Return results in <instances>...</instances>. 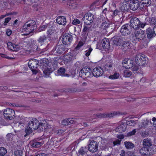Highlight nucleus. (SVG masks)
Here are the masks:
<instances>
[{
	"instance_id": "f257e3e1",
	"label": "nucleus",
	"mask_w": 156,
	"mask_h": 156,
	"mask_svg": "<svg viewBox=\"0 0 156 156\" xmlns=\"http://www.w3.org/2000/svg\"><path fill=\"white\" fill-rule=\"evenodd\" d=\"M46 122L45 120H43L42 122H40L36 118H30V121L28 125V127L25 129L26 134L24 135V137L29 135L34 130L38 129L40 132L43 131L47 127Z\"/></svg>"
},
{
	"instance_id": "f03ea898",
	"label": "nucleus",
	"mask_w": 156,
	"mask_h": 156,
	"mask_svg": "<svg viewBox=\"0 0 156 156\" xmlns=\"http://www.w3.org/2000/svg\"><path fill=\"white\" fill-rule=\"evenodd\" d=\"M37 26L34 20H29L22 27V31L26 32L25 35H29L36 29Z\"/></svg>"
},
{
	"instance_id": "7ed1b4c3",
	"label": "nucleus",
	"mask_w": 156,
	"mask_h": 156,
	"mask_svg": "<svg viewBox=\"0 0 156 156\" xmlns=\"http://www.w3.org/2000/svg\"><path fill=\"white\" fill-rule=\"evenodd\" d=\"M134 33L135 36L132 40L134 42L136 41H141L145 37L144 32L141 29H137L135 31Z\"/></svg>"
},
{
	"instance_id": "20e7f679",
	"label": "nucleus",
	"mask_w": 156,
	"mask_h": 156,
	"mask_svg": "<svg viewBox=\"0 0 156 156\" xmlns=\"http://www.w3.org/2000/svg\"><path fill=\"white\" fill-rule=\"evenodd\" d=\"M65 49L63 44L57 45L53 48L51 51V53L55 55H59L63 53Z\"/></svg>"
},
{
	"instance_id": "39448f33",
	"label": "nucleus",
	"mask_w": 156,
	"mask_h": 156,
	"mask_svg": "<svg viewBox=\"0 0 156 156\" xmlns=\"http://www.w3.org/2000/svg\"><path fill=\"white\" fill-rule=\"evenodd\" d=\"M92 69L90 68L84 67L80 71L79 75L83 78H87L92 76Z\"/></svg>"
},
{
	"instance_id": "423d86ee",
	"label": "nucleus",
	"mask_w": 156,
	"mask_h": 156,
	"mask_svg": "<svg viewBox=\"0 0 156 156\" xmlns=\"http://www.w3.org/2000/svg\"><path fill=\"white\" fill-rule=\"evenodd\" d=\"M94 19V15L90 12H88L84 15L82 20L85 24L91 25Z\"/></svg>"
},
{
	"instance_id": "0eeeda50",
	"label": "nucleus",
	"mask_w": 156,
	"mask_h": 156,
	"mask_svg": "<svg viewBox=\"0 0 156 156\" xmlns=\"http://www.w3.org/2000/svg\"><path fill=\"white\" fill-rule=\"evenodd\" d=\"M135 61L136 64L142 66L146 63V58L144 55L141 54H137L136 56Z\"/></svg>"
},
{
	"instance_id": "6e6552de",
	"label": "nucleus",
	"mask_w": 156,
	"mask_h": 156,
	"mask_svg": "<svg viewBox=\"0 0 156 156\" xmlns=\"http://www.w3.org/2000/svg\"><path fill=\"white\" fill-rule=\"evenodd\" d=\"M39 63L38 60L35 59H31L29 62L28 66L34 74H36L37 72L36 69L39 66Z\"/></svg>"
},
{
	"instance_id": "1a4fd4ad",
	"label": "nucleus",
	"mask_w": 156,
	"mask_h": 156,
	"mask_svg": "<svg viewBox=\"0 0 156 156\" xmlns=\"http://www.w3.org/2000/svg\"><path fill=\"white\" fill-rule=\"evenodd\" d=\"M3 113L5 118L8 119L12 120L15 117V113L14 111L9 108L5 109Z\"/></svg>"
},
{
	"instance_id": "9d476101",
	"label": "nucleus",
	"mask_w": 156,
	"mask_h": 156,
	"mask_svg": "<svg viewBox=\"0 0 156 156\" xmlns=\"http://www.w3.org/2000/svg\"><path fill=\"white\" fill-rule=\"evenodd\" d=\"M126 38L124 36H117L115 38L113 41L114 44L120 46L126 41Z\"/></svg>"
},
{
	"instance_id": "9b49d317",
	"label": "nucleus",
	"mask_w": 156,
	"mask_h": 156,
	"mask_svg": "<svg viewBox=\"0 0 156 156\" xmlns=\"http://www.w3.org/2000/svg\"><path fill=\"white\" fill-rule=\"evenodd\" d=\"M73 39L72 36L69 34H66L63 35L62 39L63 45H69Z\"/></svg>"
},
{
	"instance_id": "f8f14e48",
	"label": "nucleus",
	"mask_w": 156,
	"mask_h": 156,
	"mask_svg": "<svg viewBox=\"0 0 156 156\" xmlns=\"http://www.w3.org/2000/svg\"><path fill=\"white\" fill-rule=\"evenodd\" d=\"M98 144L97 142L94 140L91 141L88 147V150L92 153L96 152L98 150Z\"/></svg>"
},
{
	"instance_id": "ddd939ff",
	"label": "nucleus",
	"mask_w": 156,
	"mask_h": 156,
	"mask_svg": "<svg viewBox=\"0 0 156 156\" xmlns=\"http://www.w3.org/2000/svg\"><path fill=\"white\" fill-rule=\"evenodd\" d=\"M130 26L134 29H137L140 27V21L136 17H133L132 18L130 21Z\"/></svg>"
},
{
	"instance_id": "4468645a",
	"label": "nucleus",
	"mask_w": 156,
	"mask_h": 156,
	"mask_svg": "<svg viewBox=\"0 0 156 156\" xmlns=\"http://www.w3.org/2000/svg\"><path fill=\"white\" fill-rule=\"evenodd\" d=\"M113 26L114 25L113 24H110L106 21H104L102 23L101 27L102 29L105 30L108 32L110 33L114 30V29L112 28Z\"/></svg>"
},
{
	"instance_id": "2eb2a0df",
	"label": "nucleus",
	"mask_w": 156,
	"mask_h": 156,
	"mask_svg": "<svg viewBox=\"0 0 156 156\" xmlns=\"http://www.w3.org/2000/svg\"><path fill=\"white\" fill-rule=\"evenodd\" d=\"M131 29L129 25L126 24L122 26L120 31L122 35L125 36L130 34L131 32Z\"/></svg>"
},
{
	"instance_id": "dca6fc26",
	"label": "nucleus",
	"mask_w": 156,
	"mask_h": 156,
	"mask_svg": "<svg viewBox=\"0 0 156 156\" xmlns=\"http://www.w3.org/2000/svg\"><path fill=\"white\" fill-rule=\"evenodd\" d=\"M92 75L96 77L102 76L103 73V69L100 67L94 68L92 72Z\"/></svg>"
},
{
	"instance_id": "f3484780",
	"label": "nucleus",
	"mask_w": 156,
	"mask_h": 156,
	"mask_svg": "<svg viewBox=\"0 0 156 156\" xmlns=\"http://www.w3.org/2000/svg\"><path fill=\"white\" fill-rule=\"evenodd\" d=\"M120 9L122 12H128L130 10L129 4L127 1H123L121 2Z\"/></svg>"
},
{
	"instance_id": "a211bd4d",
	"label": "nucleus",
	"mask_w": 156,
	"mask_h": 156,
	"mask_svg": "<svg viewBox=\"0 0 156 156\" xmlns=\"http://www.w3.org/2000/svg\"><path fill=\"white\" fill-rule=\"evenodd\" d=\"M123 66L126 69H129L133 67V62L130 59L125 58L122 62Z\"/></svg>"
},
{
	"instance_id": "6ab92c4d",
	"label": "nucleus",
	"mask_w": 156,
	"mask_h": 156,
	"mask_svg": "<svg viewBox=\"0 0 156 156\" xmlns=\"http://www.w3.org/2000/svg\"><path fill=\"white\" fill-rule=\"evenodd\" d=\"M42 142H40L36 140H34L31 141L30 142V144L31 147L39 148L43 144Z\"/></svg>"
},
{
	"instance_id": "aec40b11",
	"label": "nucleus",
	"mask_w": 156,
	"mask_h": 156,
	"mask_svg": "<svg viewBox=\"0 0 156 156\" xmlns=\"http://www.w3.org/2000/svg\"><path fill=\"white\" fill-rule=\"evenodd\" d=\"M42 69L44 74L45 77H49L50 74L54 70L53 69L50 67L49 66L48 67H43Z\"/></svg>"
},
{
	"instance_id": "412c9836",
	"label": "nucleus",
	"mask_w": 156,
	"mask_h": 156,
	"mask_svg": "<svg viewBox=\"0 0 156 156\" xmlns=\"http://www.w3.org/2000/svg\"><path fill=\"white\" fill-rule=\"evenodd\" d=\"M139 2L136 1H132L129 4L130 9L133 10H136L139 8Z\"/></svg>"
},
{
	"instance_id": "4be33fe9",
	"label": "nucleus",
	"mask_w": 156,
	"mask_h": 156,
	"mask_svg": "<svg viewBox=\"0 0 156 156\" xmlns=\"http://www.w3.org/2000/svg\"><path fill=\"white\" fill-rule=\"evenodd\" d=\"M57 23L59 25H65L66 23V17L63 16H58L56 19Z\"/></svg>"
},
{
	"instance_id": "5701e85b",
	"label": "nucleus",
	"mask_w": 156,
	"mask_h": 156,
	"mask_svg": "<svg viewBox=\"0 0 156 156\" xmlns=\"http://www.w3.org/2000/svg\"><path fill=\"white\" fill-rule=\"evenodd\" d=\"M102 45L103 48L109 49L110 46L109 40L106 38L103 39L102 41Z\"/></svg>"
},
{
	"instance_id": "b1692460",
	"label": "nucleus",
	"mask_w": 156,
	"mask_h": 156,
	"mask_svg": "<svg viewBox=\"0 0 156 156\" xmlns=\"http://www.w3.org/2000/svg\"><path fill=\"white\" fill-rule=\"evenodd\" d=\"M7 45L8 48L12 51H16L19 49V48L18 45L13 44L11 42H8L7 43Z\"/></svg>"
},
{
	"instance_id": "393cba45",
	"label": "nucleus",
	"mask_w": 156,
	"mask_h": 156,
	"mask_svg": "<svg viewBox=\"0 0 156 156\" xmlns=\"http://www.w3.org/2000/svg\"><path fill=\"white\" fill-rule=\"evenodd\" d=\"M146 33L147 37L148 39H151L155 36L153 30L150 27L146 30Z\"/></svg>"
},
{
	"instance_id": "a878e982",
	"label": "nucleus",
	"mask_w": 156,
	"mask_h": 156,
	"mask_svg": "<svg viewBox=\"0 0 156 156\" xmlns=\"http://www.w3.org/2000/svg\"><path fill=\"white\" fill-rule=\"evenodd\" d=\"M91 25H87V24L84 25V28L83 31L84 34H83L85 37H87L88 33L90 31Z\"/></svg>"
},
{
	"instance_id": "bb28decb",
	"label": "nucleus",
	"mask_w": 156,
	"mask_h": 156,
	"mask_svg": "<svg viewBox=\"0 0 156 156\" xmlns=\"http://www.w3.org/2000/svg\"><path fill=\"white\" fill-rule=\"evenodd\" d=\"M153 142L152 140L149 138L144 139L143 140V145L145 147H150L152 145Z\"/></svg>"
},
{
	"instance_id": "cd10ccee",
	"label": "nucleus",
	"mask_w": 156,
	"mask_h": 156,
	"mask_svg": "<svg viewBox=\"0 0 156 156\" xmlns=\"http://www.w3.org/2000/svg\"><path fill=\"white\" fill-rule=\"evenodd\" d=\"M49 64L48 60L46 58H44L40 61V66L43 67H48Z\"/></svg>"
},
{
	"instance_id": "c85d7f7f",
	"label": "nucleus",
	"mask_w": 156,
	"mask_h": 156,
	"mask_svg": "<svg viewBox=\"0 0 156 156\" xmlns=\"http://www.w3.org/2000/svg\"><path fill=\"white\" fill-rule=\"evenodd\" d=\"M113 64L110 63H107L104 66V69L105 71L111 72L113 69Z\"/></svg>"
},
{
	"instance_id": "c756f323",
	"label": "nucleus",
	"mask_w": 156,
	"mask_h": 156,
	"mask_svg": "<svg viewBox=\"0 0 156 156\" xmlns=\"http://www.w3.org/2000/svg\"><path fill=\"white\" fill-rule=\"evenodd\" d=\"M148 148L144 147H142L139 151L140 153L142 155L147 156L149 155Z\"/></svg>"
},
{
	"instance_id": "7c9ffc66",
	"label": "nucleus",
	"mask_w": 156,
	"mask_h": 156,
	"mask_svg": "<svg viewBox=\"0 0 156 156\" xmlns=\"http://www.w3.org/2000/svg\"><path fill=\"white\" fill-rule=\"evenodd\" d=\"M74 122V120L72 118L65 119L63 120L62 122V124L64 126H68L73 124Z\"/></svg>"
},
{
	"instance_id": "2f4dec72",
	"label": "nucleus",
	"mask_w": 156,
	"mask_h": 156,
	"mask_svg": "<svg viewBox=\"0 0 156 156\" xmlns=\"http://www.w3.org/2000/svg\"><path fill=\"white\" fill-rule=\"evenodd\" d=\"M58 74L59 75L66 77L69 76V74L65 73V69L64 68L61 67L58 70Z\"/></svg>"
},
{
	"instance_id": "473e14b6",
	"label": "nucleus",
	"mask_w": 156,
	"mask_h": 156,
	"mask_svg": "<svg viewBox=\"0 0 156 156\" xmlns=\"http://www.w3.org/2000/svg\"><path fill=\"white\" fill-rule=\"evenodd\" d=\"M114 115V113H108L107 114L100 113L98 114H96V116L99 118L111 117Z\"/></svg>"
},
{
	"instance_id": "72a5a7b5",
	"label": "nucleus",
	"mask_w": 156,
	"mask_h": 156,
	"mask_svg": "<svg viewBox=\"0 0 156 156\" xmlns=\"http://www.w3.org/2000/svg\"><path fill=\"white\" fill-rule=\"evenodd\" d=\"M124 144L126 148L128 149H132L135 147L134 144L129 141L124 142Z\"/></svg>"
},
{
	"instance_id": "f704fd0d",
	"label": "nucleus",
	"mask_w": 156,
	"mask_h": 156,
	"mask_svg": "<svg viewBox=\"0 0 156 156\" xmlns=\"http://www.w3.org/2000/svg\"><path fill=\"white\" fill-rule=\"evenodd\" d=\"M16 131H15V133H8L6 135V138L8 141H10L13 139L14 136H17L18 134L16 133Z\"/></svg>"
},
{
	"instance_id": "c9c22d12",
	"label": "nucleus",
	"mask_w": 156,
	"mask_h": 156,
	"mask_svg": "<svg viewBox=\"0 0 156 156\" xmlns=\"http://www.w3.org/2000/svg\"><path fill=\"white\" fill-rule=\"evenodd\" d=\"M47 41H50V40L45 35L40 36L37 40L38 42L41 44Z\"/></svg>"
},
{
	"instance_id": "e433bc0d",
	"label": "nucleus",
	"mask_w": 156,
	"mask_h": 156,
	"mask_svg": "<svg viewBox=\"0 0 156 156\" xmlns=\"http://www.w3.org/2000/svg\"><path fill=\"white\" fill-rule=\"evenodd\" d=\"M122 49L124 51H127L131 48V46L130 43L126 41L122 44Z\"/></svg>"
},
{
	"instance_id": "4c0bfd02",
	"label": "nucleus",
	"mask_w": 156,
	"mask_h": 156,
	"mask_svg": "<svg viewBox=\"0 0 156 156\" xmlns=\"http://www.w3.org/2000/svg\"><path fill=\"white\" fill-rule=\"evenodd\" d=\"M86 148L81 147L78 151V154L79 156H83L87 154Z\"/></svg>"
},
{
	"instance_id": "58836bf2",
	"label": "nucleus",
	"mask_w": 156,
	"mask_h": 156,
	"mask_svg": "<svg viewBox=\"0 0 156 156\" xmlns=\"http://www.w3.org/2000/svg\"><path fill=\"white\" fill-rule=\"evenodd\" d=\"M126 127L124 124H122L116 128V130L117 132L119 133H122L125 131Z\"/></svg>"
},
{
	"instance_id": "ea45409f",
	"label": "nucleus",
	"mask_w": 156,
	"mask_h": 156,
	"mask_svg": "<svg viewBox=\"0 0 156 156\" xmlns=\"http://www.w3.org/2000/svg\"><path fill=\"white\" fill-rule=\"evenodd\" d=\"M148 123V121L147 120H143L139 124V127L140 128H145Z\"/></svg>"
},
{
	"instance_id": "a19ab883",
	"label": "nucleus",
	"mask_w": 156,
	"mask_h": 156,
	"mask_svg": "<svg viewBox=\"0 0 156 156\" xmlns=\"http://www.w3.org/2000/svg\"><path fill=\"white\" fill-rule=\"evenodd\" d=\"M30 118H31V117H24L21 119V122H22V123L23 124L28 125L29 122L30 121Z\"/></svg>"
},
{
	"instance_id": "79ce46f5",
	"label": "nucleus",
	"mask_w": 156,
	"mask_h": 156,
	"mask_svg": "<svg viewBox=\"0 0 156 156\" xmlns=\"http://www.w3.org/2000/svg\"><path fill=\"white\" fill-rule=\"evenodd\" d=\"M119 76V73L115 72L113 75L109 76L108 78L110 79L114 80L118 79Z\"/></svg>"
},
{
	"instance_id": "37998d69",
	"label": "nucleus",
	"mask_w": 156,
	"mask_h": 156,
	"mask_svg": "<svg viewBox=\"0 0 156 156\" xmlns=\"http://www.w3.org/2000/svg\"><path fill=\"white\" fill-rule=\"evenodd\" d=\"M132 74L131 72L129 70H124L123 73V76L125 77H129Z\"/></svg>"
},
{
	"instance_id": "c03bdc74",
	"label": "nucleus",
	"mask_w": 156,
	"mask_h": 156,
	"mask_svg": "<svg viewBox=\"0 0 156 156\" xmlns=\"http://www.w3.org/2000/svg\"><path fill=\"white\" fill-rule=\"evenodd\" d=\"M7 153L6 149L4 147H0V155L4 156Z\"/></svg>"
},
{
	"instance_id": "a18cd8bd",
	"label": "nucleus",
	"mask_w": 156,
	"mask_h": 156,
	"mask_svg": "<svg viewBox=\"0 0 156 156\" xmlns=\"http://www.w3.org/2000/svg\"><path fill=\"white\" fill-rule=\"evenodd\" d=\"M151 0H141V2L145 5V6L148 7L151 4Z\"/></svg>"
},
{
	"instance_id": "49530a36",
	"label": "nucleus",
	"mask_w": 156,
	"mask_h": 156,
	"mask_svg": "<svg viewBox=\"0 0 156 156\" xmlns=\"http://www.w3.org/2000/svg\"><path fill=\"white\" fill-rule=\"evenodd\" d=\"M23 151L21 150H17L14 152V156H22Z\"/></svg>"
},
{
	"instance_id": "de8ad7c7",
	"label": "nucleus",
	"mask_w": 156,
	"mask_h": 156,
	"mask_svg": "<svg viewBox=\"0 0 156 156\" xmlns=\"http://www.w3.org/2000/svg\"><path fill=\"white\" fill-rule=\"evenodd\" d=\"M127 125L131 126H134L136 124L135 121L133 120H130L126 122Z\"/></svg>"
},
{
	"instance_id": "09e8293b",
	"label": "nucleus",
	"mask_w": 156,
	"mask_h": 156,
	"mask_svg": "<svg viewBox=\"0 0 156 156\" xmlns=\"http://www.w3.org/2000/svg\"><path fill=\"white\" fill-rule=\"evenodd\" d=\"M132 70L133 71V73H137V71L139 69V67L137 66H136L135 65H133V67H132Z\"/></svg>"
},
{
	"instance_id": "8fccbe9b",
	"label": "nucleus",
	"mask_w": 156,
	"mask_h": 156,
	"mask_svg": "<svg viewBox=\"0 0 156 156\" xmlns=\"http://www.w3.org/2000/svg\"><path fill=\"white\" fill-rule=\"evenodd\" d=\"M136 132V129H135L133 130L132 131L129 132L127 134L128 136H130L135 134Z\"/></svg>"
},
{
	"instance_id": "3c124183",
	"label": "nucleus",
	"mask_w": 156,
	"mask_h": 156,
	"mask_svg": "<svg viewBox=\"0 0 156 156\" xmlns=\"http://www.w3.org/2000/svg\"><path fill=\"white\" fill-rule=\"evenodd\" d=\"M151 24L152 25H156V16L152 18L151 21Z\"/></svg>"
},
{
	"instance_id": "603ef678",
	"label": "nucleus",
	"mask_w": 156,
	"mask_h": 156,
	"mask_svg": "<svg viewBox=\"0 0 156 156\" xmlns=\"http://www.w3.org/2000/svg\"><path fill=\"white\" fill-rule=\"evenodd\" d=\"M83 42L82 41H80L78 43V44L76 46V49L77 50H79L80 49V48L83 46Z\"/></svg>"
},
{
	"instance_id": "864d4df0",
	"label": "nucleus",
	"mask_w": 156,
	"mask_h": 156,
	"mask_svg": "<svg viewBox=\"0 0 156 156\" xmlns=\"http://www.w3.org/2000/svg\"><path fill=\"white\" fill-rule=\"evenodd\" d=\"M80 21L77 19H74L72 22V24L73 25H77L80 24Z\"/></svg>"
},
{
	"instance_id": "5fc2aeb1",
	"label": "nucleus",
	"mask_w": 156,
	"mask_h": 156,
	"mask_svg": "<svg viewBox=\"0 0 156 156\" xmlns=\"http://www.w3.org/2000/svg\"><path fill=\"white\" fill-rule=\"evenodd\" d=\"M128 153L124 150H122L120 154V156H129Z\"/></svg>"
},
{
	"instance_id": "6e6d98bb",
	"label": "nucleus",
	"mask_w": 156,
	"mask_h": 156,
	"mask_svg": "<svg viewBox=\"0 0 156 156\" xmlns=\"http://www.w3.org/2000/svg\"><path fill=\"white\" fill-rule=\"evenodd\" d=\"M48 25H43L41 27H40L39 29L40 31H43L44 30L48 27Z\"/></svg>"
},
{
	"instance_id": "4d7b16f0",
	"label": "nucleus",
	"mask_w": 156,
	"mask_h": 156,
	"mask_svg": "<svg viewBox=\"0 0 156 156\" xmlns=\"http://www.w3.org/2000/svg\"><path fill=\"white\" fill-rule=\"evenodd\" d=\"M92 48H90L89 49L87 50L86 51L87 52L85 54V55L87 56H88L90 53V52L91 51H92Z\"/></svg>"
},
{
	"instance_id": "13d9d810",
	"label": "nucleus",
	"mask_w": 156,
	"mask_h": 156,
	"mask_svg": "<svg viewBox=\"0 0 156 156\" xmlns=\"http://www.w3.org/2000/svg\"><path fill=\"white\" fill-rule=\"evenodd\" d=\"M11 20L10 17H7L5 19V22L3 23L4 25H6L7 23Z\"/></svg>"
},
{
	"instance_id": "bf43d9fd",
	"label": "nucleus",
	"mask_w": 156,
	"mask_h": 156,
	"mask_svg": "<svg viewBox=\"0 0 156 156\" xmlns=\"http://www.w3.org/2000/svg\"><path fill=\"white\" fill-rule=\"evenodd\" d=\"M138 9H142L143 8V7L145 6V5H144V4L141 2V1L140 2H139V4H138Z\"/></svg>"
},
{
	"instance_id": "052dcab7",
	"label": "nucleus",
	"mask_w": 156,
	"mask_h": 156,
	"mask_svg": "<svg viewBox=\"0 0 156 156\" xmlns=\"http://www.w3.org/2000/svg\"><path fill=\"white\" fill-rule=\"evenodd\" d=\"M0 55H2V57L3 58H6L7 59H11V58L10 57H9L8 56H5V55H5L3 54L2 53H0Z\"/></svg>"
},
{
	"instance_id": "680f3d73",
	"label": "nucleus",
	"mask_w": 156,
	"mask_h": 156,
	"mask_svg": "<svg viewBox=\"0 0 156 156\" xmlns=\"http://www.w3.org/2000/svg\"><path fill=\"white\" fill-rule=\"evenodd\" d=\"M11 33L12 31L11 30L9 29H8L7 30L6 34L8 36H10L11 34Z\"/></svg>"
},
{
	"instance_id": "e2e57ef3",
	"label": "nucleus",
	"mask_w": 156,
	"mask_h": 156,
	"mask_svg": "<svg viewBox=\"0 0 156 156\" xmlns=\"http://www.w3.org/2000/svg\"><path fill=\"white\" fill-rule=\"evenodd\" d=\"M119 12V11L117 9H116L114 11L113 14L114 16H115L116 15H118Z\"/></svg>"
},
{
	"instance_id": "0e129e2a",
	"label": "nucleus",
	"mask_w": 156,
	"mask_h": 156,
	"mask_svg": "<svg viewBox=\"0 0 156 156\" xmlns=\"http://www.w3.org/2000/svg\"><path fill=\"white\" fill-rule=\"evenodd\" d=\"M152 121H153V125L154 126H156V118L154 117L153 118Z\"/></svg>"
},
{
	"instance_id": "69168bd1",
	"label": "nucleus",
	"mask_w": 156,
	"mask_h": 156,
	"mask_svg": "<svg viewBox=\"0 0 156 156\" xmlns=\"http://www.w3.org/2000/svg\"><path fill=\"white\" fill-rule=\"evenodd\" d=\"M68 58H69L68 59L70 61L73 60L75 59V57L71 55H70L68 57Z\"/></svg>"
},
{
	"instance_id": "338daca9",
	"label": "nucleus",
	"mask_w": 156,
	"mask_h": 156,
	"mask_svg": "<svg viewBox=\"0 0 156 156\" xmlns=\"http://www.w3.org/2000/svg\"><path fill=\"white\" fill-rule=\"evenodd\" d=\"M117 137L119 139H122L124 138V136L123 135L120 134L119 135H118Z\"/></svg>"
},
{
	"instance_id": "774afa93",
	"label": "nucleus",
	"mask_w": 156,
	"mask_h": 156,
	"mask_svg": "<svg viewBox=\"0 0 156 156\" xmlns=\"http://www.w3.org/2000/svg\"><path fill=\"white\" fill-rule=\"evenodd\" d=\"M8 88L7 86L2 87L0 86V89H2L3 90H6L8 89Z\"/></svg>"
}]
</instances>
